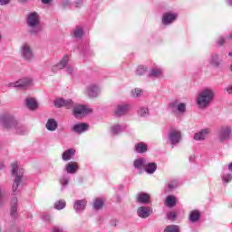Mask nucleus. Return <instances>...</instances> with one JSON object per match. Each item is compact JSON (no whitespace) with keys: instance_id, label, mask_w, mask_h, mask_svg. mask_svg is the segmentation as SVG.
<instances>
[{"instance_id":"obj_22","label":"nucleus","mask_w":232,"mask_h":232,"mask_svg":"<svg viewBox=\"0 0 232 232\" xmlns=\"http://www.w3.org/2000/svg\"><path fill=\"white\" fill-rule=\"evenodd\" d=\"M188 220L192 224H195L200 220V211L198 210H192L188 214Z\"/></svg>"},{"instance_id":"obj_31","label":"nucleus","mask_w":232,"mask_h":232,"mask_svg":"<svg viewBox=\"0 0 232 232\" xmlns=\"http://www.w3.org/2000/svg\"><path fill=\"white\" fill-rule=\"evenodd\" d=\"M73 34H74V37H76V39H81V37H82V35H84V30L82 29V27H76L73 30Z\"/></svg>"},{"instance_id":"obj_53","label":"nucleus","mask_w":232,"mask_h":232,"mask_svg":"<svg viewBox=\"0 0 232 232\" xmlns=\"http://www.w3.org/2000/svg\"><path fill=\"white\" fill-rule=\"evenodd\" d=\"M42 3L44 5H50V3H52V0H42Z\"/></svg>"},{"instance_id":"obj_45","label":"nucleus","mask_w":232,"mask_h":232,"mask_svg":"<svg viewBox=\"0 0 232 232\" xmlns=\"http://www.w3.org/2000/svg\"><path fill=\"white\" fill-rule=\"evenodd\" d=\"M52 232H64V228L55 226L53 227Z\"/></svg>"},{"instance_id":"obj_60","label":"nucleus","mask_w":232,"mask_h":232,"mask_svg":"<svg viewBox=\"0 0 232 232\" xmlns=\"http://www.w3.org/2000/svg\"><path fill=\"white\" fill-rule=\"evenodd\" d=\"M230 72H232V64L230 65Z\"/></svg>"},{"instance_id":"obj_33","label":"nucleus","mask_w":232,"mask_h":232,"mask_svg":"<svg viewBox=\"0 0 232 232\" xmlns=\"http://www.w3.org/2000/svg\"><path fill=\"white\" fill-rule=\"evenodd\" d=\"M68 61H70V57L68 55H65L63 57V59L58 63V66L63 70V68H66V64H68Z\"/></svg>"},{"instance_id":"obj_17","label":"nucleus","mask_w":232,"mask_h":232,"mask_svg":"<svg viewBox=\"0 0 232 232\" xmlns=\"http://www.w3.org/2000/svg\"><path fill=\"white\" fill-rule=\"evenodd\" d=\"M208 133H211V130L202 129L200 131L194 134V140H206V137H208Z\"/></svg>"},{"instance_id":"obj_28","label":"nucleus","mask_w":232,"mask_h":232,"mask_svg":"<svg viewBox=\"0 0 232 232\" xmlns=\"http://www.w3.org/2000/svg\"><path fill=\"white\" fill-rule=\"evenodd\" d=\"M149 77H153L155 79L162 77V70L157 68L151 69L149 73Z\"/></svg>"},{"instance_id":"obj_9","label":"nucleus","mask_w":232,"mask_h":232,"mask_svg":"<svg viewBox=\"0 0 232 232\" xmlns=\"http://www.w3.org/2000/svg\"><path fill=\"white\" fill-rule=\"evenodd\" d=\"M168 139L172 146H177L182 139V133L180 130H172L169 132Z\"/></svg>"},{"instance_id":"obj_46","label":"nucleus","mask_w":232,"mask_h":232,"mask_svg":"<svg viewBox=\"0 0 232 232\" xmlns=\"http://www.w3.org/2000/svg\"><path fill=\"white\" fill-rule=\"evenodd\" d=\"M61 6H62V8H68V6H70V2L68 0H63L61 3Z\"/></svg>"},{"instance_id":"obj_5","label":"nucleus","mask_w":232,"mask_h":232,"mask_svg":"<svg viewBox=\"0 0 232 232\" xmlns=\"http://www.w3.org/2000/svg\"><path fill=\"white\" fill-rule=\"evenodd\" d=\"M40 18L36 12L30 13L27 16V25L30 28V34H35L42 32L43 28L39 24Z\"/></svg>"},{"instance_id":"obj_13","label":"nucleus","mask_w":232,"mask_h":232,"mask_svg":"<svg viewBox=\"0 0 232 232\" xmlns=\"http://www.w3.org/2000/svg\"><path fill=\"white\" fill-rule=\"evenodd\" d=\"M153 213V209L150 207H140L137 209V215L140 218H148Z\"/></svg>"},{"instance_id":"obj_58","label":"nucleus","mask_w":232,"mask_h":232,"mask_svg":"<svg viewBox=\"0 0 232 232\" xmlns=\"http://www.w3.org/2000/svg\"><path fill=\"white\" fill-rule=\"evenodd\" d=\"M1 39H3V35H1V34H0V41H1Z\"/></svg>"},{"instance_id":"obj_19","label":"nucleus","mask_w":232,"mask_h":232,"mask_svg":"<svg viewBox=\"0 0 232 232\" xmlns=\"http://www.w3.org/2000/svg\"><path fill=\"white\" fill-rule=\"evenodd\" d=\"M90 128V125L88 123H77L72 126V131L74 133H84Z\"/></svg>"},{"instance_id":"obj_11","label":"nucleus","mask_w":232,"mask_h":232,"mask_svg":"<svg viewBox=\"0 0 232 232\" xmlns=\"http://www.w3.org/2000/svg\"><path fill=\"white\" fill-rule=\"evenodd\" d=\"M21 55L24 61H33L34 60V52H32V48L30 45L24 44L21 48Z\"/></svg>"},{"instance_id":"obj_35","label":"nucleus","mask_w":232,"mask_h":232,"mask_svg":"<svg viewBox=\"0 0 232 232\" xmlns=\"http://www.w3.org/2000/svg\"><path fill=\"white\" fill-rule=\"evenodd\" d=\"M64 208H66V201H64V200H58L54 204L55 209L61 210V209H64Z\"/></svg>"},{"instance_id":"obj_16","label":"nucleus","mask_w":232,"mask_h":232,"mask_svg":"<svg viewBox=\"0 0 232 232\" xmlns=\"http://www.w3.org/2000/svg\"><path fill=\"white\" fill-rule=\"evenodd\" d=\"M31 85L32 80L29 78H23L13 83V86H14V88H28V86Z\"/></svg>"},{"instance_id":"obj_8","label":"nucleus","mask_w":232,"mask_h":232,"mask_svg":"<svg viewBox=\"0 0 232 232\" xmlns=\"http://www.w3.org/2000/svg\"><path fill=\"white\" fill-rule=\"evenodd\" d=\"M130 110H131V105L129 103L118 104L114 110V115L115 117H124V115H128Z\"/></svg>"},{"instance_id":"obj_37","label":"nucleus","mask_w":232,"mask_h":232,"mask_svg":"<svg viewBox=\"0 0 232 232\" xmlns=\"http://www.w3.org/2000/svg\"><path fill=\"white\" fill-rule=\"evenodd\" d=\"M178 107H179V102L177 101H174L169 104V110H171V111L173 112L177 111Z\"/></svg>"},{"instance_id":"obj_52","label":"nucleus","mask_w":232,"mask_h":232,"mask_svg":"<svg viewBox=\"0 0 232 232\" xmlns=\"http://www.w3.org/2000/svg\"><path fill=\"white\" fill-rule=\"evenodd\" d=\"M76 8H79L82 5V0H75Z\"/></svg>"},{"instance_id":"obj_32","label":"nucleus","mask_w":232,"mask_h":232,"mask_svg":"<svg viewBox=\"0 0 232 232\" xmlns=\"http://www.w3.org/2000/svg\"><path fill=\"white\" fill-rule=\"evenodd\" d=\"M68 61H70V57L68 55H65L63 57V59L58 63V66L63 70V68H66V64H68Z\"/></svg>"},{"instance_id":"obj_36","label":"nucleus","mask_w":232,"mask_h":232,"mask_svg":"<svg viewBox=\"0 0 232 232\" xmlns=\"http://www.w3.org/2000/svg\"><path fill=\"white\" fill-rule=\"evenodd\" d=\"M223 182H225V184H229V182H231L232 180V174L230 173H227V174H224L222 177H221Z\"/></svg>"},{"instance_id":"obj_26","label":"nucleus","mask_w":232,"mask_h":232,"mask_svg":"<svg viewBox=\"0 0 232 232\" xmlns=\"http://www.w3.org/2000/svg\"><path fill=\"white\" fill-rule=\"evenodd\" d=\"M104 207V200L102 198H97L92 205V208L95 211H99V209H102Z\"/></svg>"},{"instance_id":"obj_56","label":"nucleus","mask_w":232,"mask_h":232,"mask_svg":"<svg viewBox=\"0 0 232 232\" xmlns=\"http://www.w3.org/2000/svg\"><path fill=\"white\" fill-rule=\"evenodd\" d=\"M228 169L232 172V162L228 165Z\"/></svg>"},{"instance_id":"obj_48","label":"nucleus","mask_w":232,"mask_h":232,"mask_svg":"<svg viewBox=\"0 0 232 232\" xmlns=\"http://www.w3.org/2000/svg\"><path fill=\"white\" fill-rule=\"evenodd\" d=\"M225 92H227L228 95H232V83L225 88Z\"/></svg>"},{"instance_id":"obj_55","label":"nucleus","mask_w":232,"mask_h":232,"mask_svg":"<svg viewBox=\"0 0 232 232\" xmlns=\"http://www.w3.org/2000/svg\"><path fill=\"white\" fill-rule=\"evenodd\" d=\"M111 226H117V221L116 220H112L111 221Z\"/></svg>"},{"instance_id":"obj_4","label":"nucleus","mask_w":232,"mask_h":232,"mask_svg":"<svg viewBox=\"0 0 232 232\" xmlns=\"http://www.w3.org/2000/svg\"><path fill=\"white\" fill-rule=\"evenodd\" d=\"M134 168L135 169H140L142 171H146L149 175H153L155 171H157V163L155 162H150L148 160L144 158H140L134 160Z\"/></svg>"},{"instance_id":"obj_34","label":"nucleus","mask_w":232,"mask_h":232,"mask_svg":"<svg viewBox=\"0 0 232 232\" xmlns=\"http://www.w3.org/2000/svg\"><path fill=\"white\" fill-rule=\"evenodd\" d=\"M138 115L140 117H146V115H150V110L146 107H140L138 111Z\"/></svg>"},{"instance_id":"obj_23","label":"nucleus","mask_w":232,"mask_h":232,"mask_svg":"<svg viewBox=\"0 0 232 232\" xmlns=\"http://www.w3.org/2000/svg\"><path fill=\"white\" fill-rule=\"evenodd\" d=\"M208 63L214 68H220V56L218 54H212Z\"/></svg>"},{"instance_id":"obj_54","label":"nucleus","mask_w":232,"mask_h":232,"mask_svg":"<svg viewBox=\"0 0 232 232\" xmlns=\"http://www.w3.org/2000/svg\"><path fill=\"white\" fill-rule=\"evenodd\" d=\"M227 5L232 6V0H227Z\"/></svg>"},{"instance_id":"obj_24","label":"nucleus","mask_w":232,"mask_h":232,"mask_svg":"<svg viewBox=\"0 0 232 232\" xmlns=\"http://www.w3.org/2000/svg\"><path fill=\"white\" fill-rule=\"evenodd\" d=\"M75 156V150L73 149H69L66 150L63 154H62V159L65 162H68V160H72V158Z\"/></svg>"},{"instance_id":"obj_49","label":"nucleus","mask_w":232,"mask_h":232,"mask_svg":"<svg viewBox=\"0 0 232 232\" xmlns=\"http://www.w3.org/2000/svg\"><path fill=\"white\" fill-rule=\"evenodd\" d=\"M43 220H44V222H50V220H52V218L50 217V215L45 214L43 216Z\"/></svg>"},{"instance_id":"obj_43","label":"nucleus","mask_w":232,"mask_h":232,"mask_svg":"<svg viewBox=\"0 0 232 232\" xmlns=\"http://www.w3.org/2000/svg\"><path fill=\"white\" fill-rule=\"evenodd\" d=\"M167 217L169 220H175V218H177V214L175 212H169Z\"/></svg>"},{"instance_id":"obj_61","label":"nucleus","mask_w":232,"mask_h":232,"mask_svg":"<svg viewBox=\"0 0 232 232\" xmlns=\"http://www.w3.org/2000/svg\"><path fill=\"white\" fill-rule=\"evenodd\" d=\"M231 37H232V35L230 34V35H229V39H231Z\"/></svg>"},{"instance_id":"obj_7","label":"nucleus","mask_w":232,"mask_h":232,"mask_svg":"<svg viewBox=\"0 0 232 232\" xmlns=\"http://www.w3.org/2000/svg\"><path fill=\"white\" fill-rule=\"evenodd\" d=\"M92 109H88L84 105H75L72 110V114L76 119H82L85 115L92 113Z\"/></svg>"},{"instance_id":"obj_44","label":"nucleus","mask_w":232,"mask_h":232,"mask_svg":"<svg viewBox=\"0 0 232 232\" xmlns=\"http://www.w3.org/2000/svg\"><path fill=\"white\" fill-rule=\"evenodd\" d=\"M68 182H69V180L65 177L60 179V184L62 186H68Z\"/></svg>"},{"instance_id":"obj_15","label":"nucleus","mask_w":232,"mask_h":232,"mask_svg":"<svg viewBox=\"0 0 232 232\" xmlns=\"http://www.w3.org/2000/svg\"><path fill=\"white\" fill-rule=\"evenodd\" d=\"M78 170H79V164H77V162L75 161H70L65 166V171L69 175H75V173H77Z\"/></svg>"},{"instance_id":"obj_39","label":"nucleus","mask_w":232,"mask_h":232,"mask_svg":"<svg viewBox=\"0 0 232 232\" xmlns=\"http://www.w3.org/2000/svg\"><path fill=\"white\" fill-rule=\"evenodd\" d=\"M132 97H140L142 95V90L140 89H134L131 91Z\"/></svg>"},{"instance_id":"obj_47","label":"nucleus","mask_w":232,"mask_h":232,"mask_svg":"<svg viewBox=\"0 0 232 232\" xmlns=\"http://www.w3.org/2000/svg\"><path fill=\"white\" fill-rule=\"evenodd\" d=\"M51 70H52V72H53V73H57V72H59V70H62V69H61V67L59 66V63H58L56 65H53Z\"/></svg>"},{"instance_id":"obj_1","label":"nucleus","mask_w":232,"mask_h":232,"mask_svg":"<svg viewBox=\"0 0 232 232\" xmlns=\"http://www.w3.org/2000/svg\"><path fill=\"white\" fill-rule=\"evenodd\" d=\"M11 173L13 177H14V179L13 181L12 186V196L10 206L11 210L10 214L13 218H15L17 217V204L19 200L15 197L17 193H19V186L21 185V182L23 180V175H24V170L23 169H19V164L17 162L11 164Z\"/></svg>"},{"instance_id":"obj_59","label":"nucleus","mask_w":232,"mask_h":232,"mask_svg":"<svg viewBox=\"0 0 232 232\" xmlns=\"http://www.w3.org/2000/svg\"><path fill=\"white\" fill-rule=\"evenodd\" d=\"M0 169H3V165L0 164Z\"/></svg>"},{"instance_id":"obj_3","label":"nucleus","mask_w":232,"mask_h":232,"mask_svg":"<svg viewBox=\"0 0 232 232\" xmlns=\"http://www.w3.org/2000/svg\"><path fill=\"white\" fill-rule=\"evenodd\" d=\"M213 99H215V92L213 89L205 88L198 93L196 102L198 108L204 110L205 108H208L209 104H211Z\"/></svg>"},{"instance_id":"obj_2","label":"nucleus","mask_w":232,"mask_h":232,"mask_svg":"<svg viewBox=\"0 0 232 232\" xmlns=\"http://www.w3.org/2000/svg\"><path fill=\"white\" fill-rule=\"evenodd\" d=\"M0 124L3 128L14 131L16 135H26L28 133V129L10 114L0 116Z\"/></svg>"},{"instance_id":"obj_38","label":"nucleus","mask_w":232,"mask_h":232,"mask_svg":"<svg viewBox=\"0 0 232 232\" xmlns=\"http://www.w3.org/2000/svg\"><path fill=\"white\" fill-rule=\"evenodd\" d=\"M143 73H146V67L140 65V66H139V67L137 68V70H136V74H138V75L140 76V75H142Z\"/></svg>"},{"instance_id":"obj_14","label":"nucleus","mask_w":232,"mask_h":232,"mask_svg":"<svg viewBox=\"0 0 232 232\" xmlns=\"http://www.w3.org/2000/svg\"><path fill=\"white\" fill-rule=\"evenodd\" d=\"M177 17H179V14L176 13H165L162 16V23L165 25L171 24V23L177 21Z\"/></svg>"},{"instance_id":"obj_30","label":"nucleus","mask_w":232,"mask_h":232,"mask_svg":"<svg viewBox=\"0 0 232 232\" xmlns=\"http://www.w3.org/2000/svg\"><path fill=\"white\" fill-rule=\"evenodd\" d=\"M166 204L169 208H173L177 204V198L175 196H169L166 199Z\"/></svg>"},{"instance_id":"obj_20","label":"nucleus","mask_w":232,"mask_h":232,"mask_svg":"<svg viewBox=\"0 0 232 232\" xmlns=\"http://www.w3.org/2000/svg\"><path fill=\"white\" fill-rule=\"evenodd\" d=\"M25 106L28 110H32L33 111L39 108V103L34 98L29 97L25 100Z\"/></svg>"},{"instance_id":"obj_10","label":"nucleus","mask_w":232,"mask_h":232,"mask_svg":"<svg viewBox=\"0 0 232 232\" xmlns=\"http://www.w3.org/2000/svg\"><path fill=\"white\" fill-rule=\"evenodd\" d=\"M54 106L56 108H66L67 110H72V108L73 107V101L72 100H64L63 98H57L54 101Z\"/></svg>"},{"instance_id":"obj_18","label":"nucleus","mask_w":232,"mask_h":232,"mask_svg":"<svg viewBox=\"0 0 232 232\" xmlns=\"http://www.w3.org/2000/svg\"><path fill=\"white\" fill-rule=\"evenodd\" d=\"M73 209L76 211V213H81V211H84V209H86V200H75L73 204Z\"/></svg>"},{"instance_id":"obj_50","label":"nucleus","mask_w":232,"mask_h":232,"mask_svg":"<svg viewBox=\"0 0 232 232\" xmlns=\"http://www.w3.org/2000/svg\"><path fill=\"white\" fill-rule=\"evenodd\" d=\"M218 46H222V44H224L225 43H226V40L224 39V38H219L218 40Z\"/></svg>"},{"instance_id":"obj_25","label":"nucleus","mask_w":232,"mask_h":232,"mask_svg":"<svg viewBox=\"0 0 232 232\" xmlns=\"http://www.w3.org/2000/svg\"><path fill=\"white\" fill-rule=\"evenodd\" d=\"M45 126L49 131H55L57 130L58 124L55 120L49 119Z\"/></svg>"},{"instance_id":"obj_27","label":"nucleus","mask_w":232,"mask_h":232,"mask_svg":"<svg viewBox=\"0 0 232 232\" xmlns=\"http://www.w3.org/2000/svg\"><path fill=\"white\" fill-rule=\"evenodd\" d=\"M136 153H146L148 151V145L143 142L135 145Z\"/></svg>"},{"instance_id":"obj_41","label":"nucleus","mask_w":232,"mask_h":232,"mask_svg":"<svg viewBox=\"0 0 232 232\" xmlns=\"http://www.w3.org/2000/svg\"><path fill=\"white\" fill-rule=\"evenodd\" d=\"M178 111H179V113H184L186 111V103H179L178 104Z\"/></svg>"},{"instance_id":"obj_29","label":"nucleus","mask_w":232,"mask_h":232,"mask_svg":"<svg viewBox=\"0 0 232 232\" xmlns=\"http://www.w3.org/2000/svg\"><path fill=\"white\" fill-rule=\"evenodd\" d=\"M125 129H126V127H124V126L114 125V126L111 127V133L113 135H119V133L123 131Z\"/></svg>"},{"instance_id":"obj_57","label":"nucleus","mask_w":232,"mask_h":232,"mask_svg":"<svg viewBox=\"0 0 232 232\" xmlns=\"http://www.w3.org/2000/svg\"><path fill=\"white\" fill-rule=\"evenodd\" d=\"M193 161V158H189V162H192Z\"/></svg>"},{"instance_id":"obj_21","label":"nucleus","mask_w":232,"mask_h":232,"mask_svg":"<svg viewBox=\"0 0 232 232\" xmlns=\"http://www.w3.org/2000/svg\"><path fill=\"white\" fill-rule=\"evenodd\" d=\"M136 200L139 204H149L150 203V194L140 192L137 195Z\"/></svg>"},{"instance_id":"obj_40","label":"nucleus","mask_w":232,"mask_h":232,"mask_svg":"<svg viewBox=\"0 0 232 232\" xmlns=\"http://www.w3.org/2000/svg\"><path fill=\"white\" fill-rule=\"evenodd\" d=\"M178 186V183L176 180H173V181H170L169 184H168V188L170 191H173V189H176Z\"/></svg>"},{"instance_id":"obj_6","label":"nucleus","mask_w":232,"mask_h":232,"mask_svg":"<svg viewBox=\"0 0 232 232\" xmlns=\"http://www.w3.org/2000/svg\"><path fill=\"white\" fill-rule=\"evenodd\" d=\"M232 130L229 126L221 127L217 134V140L220 142V144H224V142H227L229 139H231Z\"/></svg>"},{"instance_id":"obj_51","label":"nucleus","mask_w":232,"mask_h":232,"mask_svg":"<svg viewBox=\"0 0 232 232\" xmlns=\"http://www.w3.org/2000/svg\"><path fill=\"white\" fill-rule=\"evenodd\" d=\"M10 0H0L1 6H5L6 5H9Z\"/></svg>"},{"instance_id":"obj_42","label":"nucleus","mask_w":232,"mask_h":232,"mask_svg":"<svg viewBox=\"0 0 232 232\" xmlns=\"http://www.w3.org/2000/svg\"><path fill=\"white\" fill-rule=\"evenodd\" d=\"M66 71L67 73H69L70 75H73V73L75 72V68L71 65H68Z\"/></svg>"},{"instance_id":"obj_12","label":"nucleus","mask_w":232,"mask_h":232,"mask_svg":"<svg viewBox=\"0 0 232 232\" xmlns=\"http://www.w3.org/2000/svg\"><path fill=\"white\" fill-rule=\"evenodd\" d=\"M85 93L86 95H88V97L94 99L95 97H99V93H101V89L95 84H91L87 86Z\"/></svg>"}]
</instances>
